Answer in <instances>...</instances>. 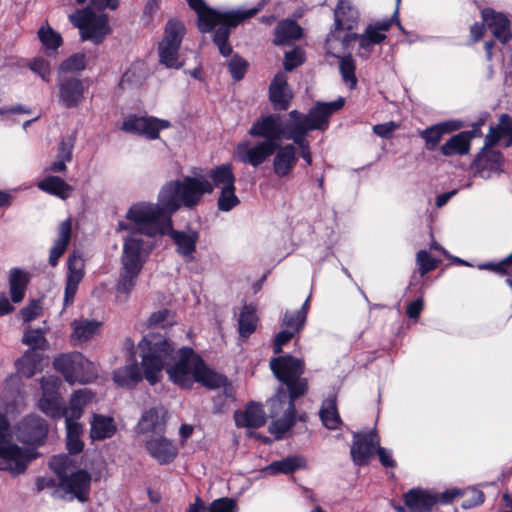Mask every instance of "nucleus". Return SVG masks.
Instances as JSON below:
<instances>
[{
  "instance_id": "nucleus-43",
  "label": "nucleus",
  "mask_w": 512,
  "mask_h": 512,
  "mask_svg": "<svg viewBox=\"0 0 512 512\" xmlns=\"http://www.w3.org/2000/svg\"><path fill=\"white\" fill-rule=\"evenodd\" d=\"M258 317L251 305H245L238 317V332L241 338L249 337L257 327Z\"/></svg>"
},
{
  "instance_id": "nucleus-3",
  "label": "nucleus",
  "mask_w": 512,
  "mask_h": 512,
  "mask_svg": "<svg viewBox=\"0 0 512 512\" xmlns=\"http://www.w3.org/2000/svg\"><path fill=\"white\" fill-rule=\"evenodd\" d=\"M270 368L274 376L286 386V389L280 386L268 402L270 417L273 419L269 432L276 439H282L295 423V400L308 390L307 379L302 377L305 364L299 358L284 355L271 359Z\"/></svg>"
},
{
  "instance_id": "nucleus-58",
  "label": "nucleus",
  "mask_w": 512,
  "mask_h": 512,
  "mask_svg": "<svg viewBox=\"0 0 512 512\" xmlns=\"http://www.w3.org/2000/svg\"><path fill=\"white\" fill-rule=\"evenodd\" d=\"M417 264L422 276L434 270L437 266L436 260L426 250H420L417 253Z\"/></svg>"
},
{
  "instance_id": "nucleus-40",
  "label": "nucleus",
  "mask_w": 512,
  "mask_h": 512,
  "mask_svg": "<svg viewBox=\"0 0 512 512\" xmlns=\"http://www.w3.org/2000/svg\"><path fill=\"white\" fill-rule=\"evenodd\" d=\"M319 416L326 428L334 430L340 427L342 421L337 410L336 397L332 396L323 401Z\"/></svg>"
},
{
  "instance_id": "nucleus-7",
  "label": "nucleus",
  "mask_w": 512,
  "mask_h": 512,
  "mask_svg": "<svg viewBox=\"0 0 512 512\" xmlns=\"http://www.w3.org/2000/svg\"><path fill=\"white\" fill-rule=\"evenodd\" d=\"M10 438V422L7 415L0 411V471L16 476L26 471L38 453L35 447H20L12 443Z\"/></svg>"
},
{
  "instance_id": "nucleus-48",
  "label": "nucleus",
  "mask_w": 512,
  "mask_h": 512,
  "mask_svg": "<svg viewBox=\"0 0 512 512\" xmlns=\"http://www.w3.org/2000/svg\"><path fill=\"white\" fill-rule=\"evenodd\" d=\"M480 174L482 177H490V173L499 174L503 164V155L498 151H489L480 158Z\"/></svg>"
},
{
  "instance_id": "nucleus-59",
  "label": "nucleus",
  "mask_w": 512,
  "mask_h": 512,
  "mask_svg": "<svg viewBox=\"0 0 512 512\" xmlns=\"http://www.w3.org/2000/svg\"><path fill=\"white\" fill-rule=\"evenodd\" d=\"M304 62V52L300 48H295L285 53L284 68L286 71H292Z\"/></svg>"
},
{
  "instance_id": "nucleus-44",
  "label": "nucleus",
  "mask_w": 512,
  "mask_h": 512,
  "mask_svg": "<svg viewBox=\"0 0 512 512\" xmlns=\"http://www.w3.org/2000/svg\"><path fill=\"white\" fill-rule=\"evenodd\" d=\"M66 426V446L70 454H78L84 448L81 439L83 427L79 422L65 421Z\"/></svg>"
},
{
  "instance_id": "nucleus-6",
  "label": "nucleus",
  "mask_w": 512,
  "mask_h": 512,
  "mask_svg": "<svg viewBox=\"0 0 512 512\" xmlns=\"http://www.w3.org/2000/svg\"><path fill=\"white\" fill-rule=\"evenodd\" d=\"M235 180L232 164L224 163L211 168L206 175L194 172V176H185L175 182L184 200V207L192 209L202 201L204 195L212 194L216 188L221 190L232 187Z\"/></svg>"
},
{
  "instance_id": "nucleus-19",
  "label": "nucleus",
  "mask_w": 512,
  "mask_h": 512,
  "mask_svg": "<svg viewBox=\"0 0 512 512\" xmlns=\"http://www.w3.org/2000/svg\"><path fill=\"white\" fill-rule=\"evenodd\" d=\"M68 272L64 291V307L70 306L76 295L78 286L84 277V260L80 255L72 253L68 258Z\"/></svg>"
},
{
  "instance_id": "nucleus-8",
  "label": "nucleus",
  "mask_w": 512,
  "mask_h": 512,
  "mask_svg": "<svg viewBox=\"0 0 512 512\" xmlns=\"http://www.w3.org/2000/svg\"><path fill=\"white\" fill-rule=\"evenodd\" d=\"M70 22L79 29L83 41L101 44L111 32L106 14H96L90 7L79 9L69 15Z\"/></svg>"
},
{
  "instance_id": "nucleus-31",
  "label": "nucleus",
  "mask_w": 512,
  "mask_h": 512,
  "mask_svg": "<svg viewBox=\"0 0 512 512\" xmlns=\"http://www.w3.org/2000/svg\"><path fill=\"white\" fill-rule=\"evenodd\" d=\"M8 283L11 301L15 304L20 303L25 297L29 283L28 272L21 268L10 269Z\"/></svg>"
},
{
  "instance_id": "nucleus-29",
  "label": "nucleus",
  "mask_w": 512,
  "mask_h": 512,
  "mask_svg": "<svg viewBox=\"0 0 512 512\" xmlns=\"http://www.w3.org/2000/svg\"><path fill=\"white\" fill-rule=\"evenodd\" d=\"M142 378L143 375L134 355H131L125 366L118 368L113 372L114 382L121 387L133 388L142 380Z\"/></svg>"
},
{
  "instance_id": "nucleus-36",
  "label": "nucleus",
  "mask_w": 512,
  "mask_h": 512,
  "mask_svg": "<svg viewBox=\"0 0 512 512\" xmlns=\"http://www.w3.org/2000/svg\"><path fill=\"white\" fill-rule=\"evenodd\" d=\"M237 502L232 498H219L214 500L209 506L201 500L200 497L190 504L187 512H237Z\"/></svg>"
},
{
  "instance_id": "nucleus-12",
  "label": "nucleus",
  "mask_w": 512,
  "mask_h": 512,
  "mask_svg": "<svg viewBox=\"0 0 512 512\" xmlns=\"http://www.w3.org/2000/svg\"><path fill=\"white\" fill-rule=\"evenodd\" d=\"M169 127L170 122L164 119H158L153 116L131 115L123 121L121 129L125 132L142 135L154 140L159 137L161 130Z\"/></svg>"
},
{
  "instance_id": "nucleus-60",
  "label": "nucleus",
  "mask_w": 512,
  "mask_h": 512,
  "mask_svg": "<svg viewBox=\"0 0 512 512\" xmlns=\"http://www.w3.org/2000/svg\"><path fill=\"white\" fill-rule=\"evenodd\" d=\"M61 384L59 377L47 375L41 378L42 396L59 395L58 389Z\"/></svg>"
},
{
  "instance_id": "nucleus-42",
  "label": "nucleus",
  "mask_w": 512,
  "mask_h": 512,
  "mask_svg": "<svg viewBox=\"0 0 512 512\" xmlns=\"http://www.w3.org/2000/svg\"><path fill=\"white\" fill-rule=\"evenodd\" d=\"M304 467V459L300 456H288L278 461L272 462L265 468V473L276 475L279 473L290 474Z\"/></svg>"
},
{
  "instance_id": "nucleus-17",
  "label": "nucleus",
  "mask_w": 512,
  "mask_h": 512,
  "mask_svg": "<svg viewBox=\"0 0 512 512\" xmlns=\"http://www.w3.org/2000/svg\"><path fill=\"white\" fill-rule=\"evenodd\" d=\"M91 485V475L85 470L72 471L59 482L60 488L70 499L76 498L80 502L88 500Z\"/></svg>"
},
{
  "instance_id": "nucleus-2",
  "label": "nucleus",
  "mask_w": 512,
  "mask_h": 512,
  "mask_svg": "<svg viewBox=\"0 0 512 512\" xmlns=\"http://www.w3.org/2000/svg\"><path fill=\"white\" fill-rule=\"evenodd\" d=\"M144 377L150 385L161 380L165 369L169 380L180 388L189 389L194 383L219 388L226 379L207 367L204 360L190 347L175 349L159 332L146 334L138 344Z\"/></svg>"
},
{
  "instance_id": "nucleus-23",
  "label": "nucleus",
  "mask_w": 512,
  "mask_h": 512,
  "mask_svg": "<svg viewBox=\"0 0 512 512\" xmlns=\"http://www.w3.org/2000/svg\"><path fill=\"white\" fill-rule=\"evenodd\" d=\"M269 99L277 110H287L292 93L288 87L287 76L283 72L277 73L269 86Z\"/></svg>"
},
{
  "instance_id": "nucleus-47",
  "label": "nucleus",
  "mask_w": 512,
  "mask_h": 512,
  "mask_svg": "<svg viewBox=\"0 0 512 512\" xmlns=\"http://www.w3.org/2000/svg\"><path fill=\"white\" fill-rule=\"evenodd\" d=\"M47 328H31L28 327L23 335L22 342L29 346V349L45 350L48 347V342L45 337Z\"/></svg>"
},
{
  "instance_id": "nucleus-49",
  "label": "nucleus",
  "mask_w": 512,
  "mask_h": 512,
  "mask_svg": "<svg viewBox=\"0 0 512 512\" xmlns=\"http://www.w3.org/2000/svg\"><path fill=\"white\" fill-rule=\"evenodd\" d=\"M339 58V71L343 82L350 88L354 89L357 85V78L355 75L356 64L350 54L340 56Z\"/></svg>"
},
{
  "instance_id": "nucleus-37",
  "label": "nucleus",
  "mask_w": 512,
  "mask_h": 512,
  "mask_svg": "<svg viewBox=\"0 0 512 512\" xmlns=\"http://www.w3.org/2000/svg\"><path fill=\"white\" fill-rule=\"evenodd\" d=\"M38 188L48 194L56 196L62 200L70 197L73 187L58 176L49 175L44 177L39 183Z\"/></svg>"
},
{
  "instance_id": "nucleus-5",
  "label": "nucleus",
  "mask_w": 512,
  "mask_h": 512,
  "mask_svg": "<svg viewBox=\"0 0 512 512\" xmlns=\"http://www.w3.org/2000/svg\"><path fill=\"white\" fill-rule=\"evenodd\" d=\"M189 7L197 14L198 28L202 33L211 32L216 26L213 42L219 53L228 57L232 54V46L229 43L231 29L238 26L244 20L256 15L263 7H253L247 10H226L221 11L209 7L204 0H186Z\"/></svg>"
},
{
  "instance_id": "nucleus-24",
  "label": "nucleus",
  "mask_w": 512,
  "mask_h": 512,
  "mask_svg": "<svg viewBox=\"0 0 512 512\" xmlns=\"http://www.w3.org/2000/svg\"><path fill=\"white\" fill-rule=\"evenodd\" d=\"M482 18L494 37L499 41L507 43L512 38L510 21L504 14L497 13L492 9H484Z\"/></svg>"
},
{
  "instance_id": "nucleus-52",
  "label": "nucleus",
  "mask_w": 512,
  "mask_h": 512,
  "mask_svg": "<svg viewBox=\"0 0 512 512\" xmlns=\"http://www.w3.org/2000/svg\"><path fill=\"white\" fill-rule=\"evenodd\" d=\"M86 68V56L84 53H75L65 59L60 67L59 72H81Z\"/></svg>"
},
{
  "instance_id": "nucleus-51",
  "label": "nucleus",
  "mask_w": 512,
  "mask_h": 512,
  "mask_svg": "<svg viewBox=\"0 0 512 512\" xmlns=\"http://www.w3.org/2000/svg\"><path fill=\"white\" fill-rule=\"evenodd\" d=\"M49 467L57 474L59 482H61L62 478L73 471V462L67 455H55L50 459Z\"/></svg>"
},
{
  "instance_id": "nucleus-61",
  "label": "nucleus",
  "mask_w": 512,
  "mask_h": 512,
  "mask_svg": "<svg viewBox=\"0 0 512 512\" xmlns=\"http://www.w3.org/2000/svg\"><path fill=\"white\" fill-rule=\"evenodd\" d=\"M306 320L300 321L299 315L296 312L286 311L283 317L282 327L293 330L295 334L299 333L304 325Z\"/></svg>"
},
{
  "instance_id": "nucleus-35",
  "label": "nucleus",
  "mask_w": 512,
  "mask_h": 512,
  "mask_svg": "<svg viewBox=\"0 0 512 512\" xmlns=\"http://www.w3.org/2000/svg\"><path fill=\"white\" fill-rule=\"evenodd\" d=\"M92 399V393L87 389L75 391L65 407V421L78 422L83 414L85 405Z\"/></svg>"
},
{
  "instance_id": "nucleus-54",
  "label": "nucleus",
  "mask_w": 512,
  "mask_h": 512,
  "mask_svg": "<svg viewBox=\"0 0 512 512\" xmlns=\"http://www.w3.org/2000/svg\"><path fill=\"white\" fill-rule=\"evenodd\" d=\"M248 68V63L245 59L235 54L228 62V69L235 81L244 78Z\"/></svg>"
},
{
  "instance_id": "nucleus-11",
  "label": "nucleus",
  "mask_w": 512,
  "mask_h": 512,
  "mask_svg": "<svg viewBox=\"0 0 512 512\" xmlns=\"http://www.w3.org/2000/svg\"><path fill=\"white\" fill-rule=\"evenodd\" d=\"M344 103L345 101L342 97L332 102H317L306 115L301 114L297 110H292L289 112V118L300 123V125L302 124V126L310 131H324L328 128L330 116L341 109Z\"/></svg>"
},
{
  "instance_id": "nucleus-21",
  "label": "nucleus",
  "mask_w": 512,
  "mask_h": 512,
  "mask_svg": "<svg viewBox=\"0 0 512 512\" xmlns=\"http://www.w3.org/2000/svg\"><path fill=\"white\" fill-rule=\"evenodd\" d=\"M462 127L463 122L460 120H447L419 131V136L424 140L425 148L428 151H434L440 143L443 135L457 131Z\"/></svg>"
},
{
  "instance_id": "nucleus-22",
  "label": "nucleus",
  "mask_w": 512,
  "mask_h": 512,
  "mask_svg": "<svg viewBox=\"0 0 512 512\" xmlns=\"http://www.w3.org/2000/svg\"><path fill=\"white\" fill-rule=\"evenodd\" d=\"M273 172L279 178L289 176L294 170L297 163L296 147L293 144L279 146L272 155Z\"/></svg>"
},
{
  "instance_id": "nucleus-28",
  "label": "nucleus",
  "mask_w": 512,
  "mask_h": 512,
  "mask_svg": "<svg viewBox=\"0 0 512 512\" xmlns=\"http://www.w3.org/2000/svg\"><path fill=\"white\" fill-rule=\"evenodd\" d=\"M475 135L476 131H463L453 135L440 147L441 154L446 157L467 155L470 151L471 140Z\"/></svg>"
},
{
  "instance_id": "nucleus-53",
  "label": "nucleus",
  "mask_w": 512,
  "mask_h": 512,
  "mask_svg": "<svg viewBox=\"0 0 512 512\" xmlns=\"http://www.w3.org/2000/svg\"><path fill=\"white\" fill-rule=\"evenodd\" d=\"M355 39H357L359 41L358 56L361 57L362 59L369 58V56L372 52V48L376 44L370 42V40L363 33L362 34H357V33L347 34L344 37L343 42L347 43V42H349L351 40H355Z\"/></svg>"
},
{
  "instance_id": "nucleus-25",
  "label": "nucleus",
  "mask_w": 512,
  "mask_h": 512,
  "mask_svg": "<svg viewBox=\"0 0 512 512\" xmlns=\"http://www.w3.org/2000/svg\"><path fill=\"white\" fill-rule=\"evenodd\" d=\"M359 13L350 0H339L334 10L336 31L353 30L358 23Z\"/></svg>"
},
{
  "instance_id": "nucleus-45",
  "label": "nucleus",
  "mask_w": 512,
  "mask_h": 512,
  "mask_svg": "<svg viewBox=\"0 0 512 512\" xmlns=\"http://www.w3.org/2000/svg\"><path fill=\"white\" fill-rule=\"evenodd\" d=\"M309 131L310 130L302 126V124L300 125V123H297L289 118L287 121V131L283 139L293 140V145H297L300 149V152H302L304 150L310 149V143L305 137L306 133Z\"/></svg>"
},
{
  "instance_id": "nucleus-26",
  "label": "nucleus",
  "mask_w": 512,
  "mask_h": 512,
  "mask_svg": "<svg viewBox=\"0 0 512 512\" xmlns=\"http://www.w3.org/2000/svg\"><path fill=\"white\" fill-rule=\"evenodd\" d=\"M236 426L246 428H259L266 422V414L262 405L258 403H249L245 410L234 413Z\"/></svg>"
},
{
  "instance_id": "nucleus-39",
  "label": "nucleus",
  "mask_w": 512,
  "mask_h": 512,
  "mask_svg": "<svg viewBox=\"0 0 512 512\" xmlns=\"http://www.w3.org/2000/svg\"><path fill=\"white\" fill-rule=\"evenodd\" d=\"M302 36V28L291 19L280 21L275 28L276 45H283L290 40H298Z\"/></svg>"
},
{
  "instance_id": "nucleus-14",
  "label": "nucleus",
  "mask_w": 512,
  "mask_h": 512,
  "mask_svg": "<svg viewBox=\"0 0 512 512\" xmlns=\"http://www.w3.org/2000/svg\"><path fill=\"white\" fill-rule=\"evenodd\" d=\"M380 438L375 430L365 433H354L350 449L352 461L357 466L368 464L374 451H376Z\"/></svg>"
},
{
  "instance_id": "nucleus-13",
  "label": "nucleus",
  "mask_w": 512,
  "mask_h": 512,
  "mask_svg": "<svg viewBox=\"0 0 512 512\" xmlns=\"http://www.w3.org/2000/svg\"><path fill=\"white\" fill-rule=\"evenodd\" d=\"M167 420L168 411L163 406L152 407L144 411L138 421V433L145 436V439L164 435Z\"/></svg>"
},
{
  "instance_id": "nucleus-41",
  "label": "nucleus",
  "mask_w": 512,
  "mask_h": 512,
  "mask_svg": "<svg viewBox=\"0 0 512 512\" xmlns=\"http://www.w3.org/2000/svg\"><path fill=\"white\" fill-rule=\"evenodd\" d=\"M101 323L94 320L80 319L72 323L73 333L71 339L74 342H86L98 331Z\"/></svg>"
},
{
  "instance_id": "nucleus-27",
  "label": "nucleus",
  "mask_w": 512,
  "mask_h": 512,
  "mask_svg": "<svg viewBox=\"0 0 512 512\" xmlns=\"http://www.w3.org/2000/svg\"><path fill=\"white\" fill-rule=\"evenodd\" d=\"M437 501L436 495L422 489H411L404 495V503L410 512H431Z\"/></svg>"
},
{
  "instance_id": "nucleus-64",
  "label": "nucleus",
  "mask_w": 512,
  "mask_h": 512,
  "mask_svg": "<svg viewBox=\"0 0 512 512\" xmlns=\"http://www.w3.org/2000/svg\"><path fill=\"white\" fill-rule=\"evenodd\" d=\"M295 333L293 330L282 327V330L276 335L274 340V353L278 354L282 351V346L288 343Z\"/></svg>"
},
{
  "instance_id": "nucleus-62",
  "label": "nucleus",
  "mask_w": 512,
  "mask_h": 512,
  "mask_svg": "<svg viewBox=\"0 0 512 512\" xmlns=\"http://www.w3.org/2000/svg\"><path fill=\"white\" fill-rule=\"evenodd\" d=\"M497 130L501 134L502 137L507 136L508 140L506 142V146L512 145V119L507 114H502L499 118V124L497 125Z\"/></svg>"
},
{
  "instance_id": "nucleus-20",
  "label": "nucleus",
  "mask_w": 512,
  "mask_h": 512,
  "mask_svg": "<svg viewBox=\"0 0 512 512\" xmlns=\"http://www.w3.org/2000/svg\"><path fill=\"white\" fill-rule=\"evenodd\" d=\"M176 246V252L186 261L194 259L199 233L195 230H175L172 227L166 232Z\"/></svg>"
},
{
  "instance_id": "nucleus-4",
  "label": "nucleus",
  "mask_w": 512,
  "mask_h": 512,
  "mask_svg": "<svg viewBox=\"0 0 512 512\" xmlns=\"http://www.w3.org/2000/svg\"><path fill=\"white\" fill-rule=\"evenodd\" d=\"M287 122L279 114H270L257 119L250 127L251 137L264 138L260 141L243 140L233 150L234 160L257 168L265 163L277 150L278 141L284 138Z\"/></svg>"
},
{
  "instance_id": "nucleus-32",
  "label": "nucleus",
  "mask_w": 512,
  "mask_h": 512,
  "mask_svg": "<svg viewBox=\"0 0 512 512\" xmlns=\"http://www.w3.org/2000/svg\"><path fill=\"white\" fill-rule=\"evenodd\" d=\"M42 354L33 349H28L16 360L15 368L21 377L31 378L42 370Z\"/></svg>"
},
{
  "instance_id": "nucleus-56",
  "label": "nucleus",
  "mask_w": 512,
  "mask_h": 512,
  "mask_svg": "<svg viewBox=\"0 0 512 512\" xmlns=\"http://www.w3.org/2000/svg\"><path fill=\"white\" fill-rule=\"evenodd\" d=\"M74 144L75 137L73 135L63 137L60 141L56 157L70 163L72 161Z\"/></svg>"
},
{
  "instance_id": "nucleus-9",
  "label": "nucleus",
  "mask_w": 512,
  "mask_h": 512,
  "mask_svg": "<svg viewBox=\"0 0 512 512\" xmlns=\"http://www.w3.org/2000/svg\"><path fill=\"white\" fill-rule=\"evenodd\" d=\"M186 33V28L180 20L169 19L165 25L164 33L158 44L160 64L167 68L179 69L183 66L179 49Z\"/></svg>"
},
{
  "instance_id": "nucleus-50",
  "label": "nucleus",
  "mask_w": 512,
  "mask_h": 512,
  "mask_svg": "<svg viewBox=\"0 0 512 512\" xmlns=\"http://www.w3.org/2000/svg\"><path fill=\"white\" fill-rule=\"evenodd\" d=\"M240 204V199L236 195L235 184L232 187H227L220 190L217 199L218 210L222 212H229Z\"/></svg>"
},
{
  "instance_id": "nucleus-10",
  "label": "nucleus",
  "mask_w": 512,
  "mask_h": 512,
  "mask_svg": "<svg viewBox=\"0 0 512 512\" xmlns=\"http://www.w3.org/2000/svg\"><path fill=\"white\" fill-rule=\"evenodd\" d=\"M53 367L70 384L89 383L96 376L94 364L79 352L58 355L53 360Z\"/></svg>"
},
{
  "instance_id": "nucleus-15",
  "label": "nucleus",
  "mask_w": 512,
  "mask_h": 512,
  "mask_svg": "<svg viewBox=\"0 0 512 512\" xmlns=\"http://www.w3.org/2000/svg\"><path fill=\"white\" fill-rule=\"evenodd\" d=\"M57 86L59 103L63 107L74 108L84 100L86 87L81 79L59 76Z\"/></svg>"
},
{
  "instance_id": "nucleus-46",
  "label": "nucleus",
  "mask_w": 512,
  "mask_h": 512,
  "mask_svg": "<svg viewBox=\"0 0 512 512\" xmlns=\"http://www.w3.org/2000/svg\"><path fill=\"white\" fill-rule=\"evenodd\" d=\"M38 407L51 418L60 419L65 417V406L59 395L42 396L38 402Z\"/></svg>"
},
{
  "instance_id": "nucleus-63",
  "label": "nucleus",
  "mask_w": 512,
  "mask_h": 512,
  "mask_svg": "<svg viewBox=\"0 0 512 512\" xmlns=\"http://www.w3.org/2000/svg\"><path fill=\"white\" fill-rule=\"evenodd\" d=\"M42 311L39 301H31L26 307L21 309L20 313L24 322H31L36 319Z\"/></svg>"
},
{
  "instance_id": "nucleus-34",
  "label": "nucleus",
  "mask_w": 512,
  "mask_h": 512,
  "mask_svg": "<svg viewBox=\"0 0 512 512\" xmlns=\"http://www.w3.org/2000/svg\"><path fill=\"white\" fill-rule=\"evenodd\" d=\"M394 22L397 23L400 30H404L398 19V11L396 10L390 18L369 24L363 34L370 40V42L376 45L381 44L386 39V32Z\"/></svg>"
},
{
  "instance_id": "nucleus-55",
  "label": "nucleus",
  "mask_w": 512,
  "mask_h": 512,
  "mask_svg": "<svg viewBox=\"0 0 512 512\" xmlns=\"http://www.w3.org/2000/svg\"><path fill=\"white\" fill-rule=\"evenodd\" d=\"M466 498L462 501L461 506L463 509H470L481 505L484 502V493L476 488H471L464 491Z\"/></svg>"
},
{
  "instance_id": "nucleus-1",
  "label": "nucleus",
  "mask_w": 512,
  "mask_h": 512,
  "mask_svg": "<svg viewBox=\"0 0 512 512\" xmlns=\"http://www.w3.org/2000/svg\"><path fill=\"white\" fill-rule=\"evenodd\" d=\"M181 207L184 200L175 180L163 185L157 203L137 202L130 206L126 219L136 228L124 239L118 293L127 296L133 290L154 246L150 238L165 235L171 228L172 215Z\"/></svg>"
},
{
  "instance_id": "nucleus-38",
  "label": "nucleus",
  "mask_w": 512,
  "mask_h": 512,
  "mask_svg": "<svg viewBox=\"0 0 512 512\" xmlns=\"http://www.w3.org/2000/svg\"><path fill=\"white\" fill-rule=\"evenodd\" d=\"M37 36L45 50L46 55L48 56L56 55L59 47L63 43V39L60 33L56 32L48 24V22L39 28Z\"/></svg>"
},
{
  "instance_id": "nucleus-33",
  "label": "nucleus",
  "mask_w": 512,
  "mask_h": 512,
  "mask_svg": "<svg viewBox=\"0 0 512 512\" xmlns=\"http://www.w3.org/2000/svg\"><path fill=\"white\" fill-rule=\"evenodd\" d=\"M72 222L66 219L59 225L58 237L50 250L49 263L55 267L60 257L65 253L71 239Z\"/></svg>"
},
{
  "instance_id": "nucleus-30",
  "label": "nucleus",
  "mask_w": 512,
  "mask_h": 512,
  "mask_svg": "<svg viewBox=\"0 0 512 512\" xmlns=\"http://www.w3.org/2000/svg\"><path fill=\"white\" fill-rule=\"evenodd\" d=\"M117 427L110 416L94 413L90 420V438L93 441L111 438L116 433Z\"/></svg>"
},
{
  "instance_id": "nucleus-57",
  "label": "nucleus",
  "mask_w": 512,
  "mask_h": 512,
  "mask_svg": "<svg viewBox=\"0 0 512 512\" xmlns=\"http://www.w3.org/2000/svg\"><path fill=\"white\" fill-rule=\"evenodd\" d=\"M29 68L34 73L38 74L44 81H49L51 67L48 60L43 57L34 58L29 63Z\"/></svg>"
},
{
  "instance_id": "nucleus-16",
  "label": "nucleus",
  "mask_w": 512,
  "mask_h": 512,
  "mask_svg": "<svg viewBox=\"0 0 512 512\" xmlns=\"http://www.w3.org/2000/svg\"><path fill=\"white\" fill-rule=\"evenodd\" d=\"M47 431L48 426L44 419L38 415H29L18 424L17 437L20 441L35 446L43 442Z\"/></svg>"
},
{
  "instance_id": "nucleus-18",
  "label": "nucleus",
  "mask_w": 512,
  "mask_h": 512,
  "mask_svg": "<svg viewBox=\"0 0 512 512\" xmlns=\"http://www.w3.org/2000/svg\"><path fill=\"white\" fill-rule=\"evenodd\" d=\"M145 448L149 455L160 465L172 463L178 455L176 444L164 435L145 439Z\"/></svg>"
}]
</instances>
